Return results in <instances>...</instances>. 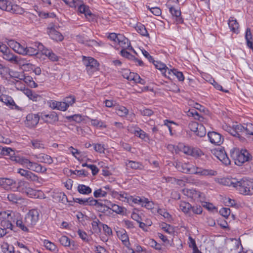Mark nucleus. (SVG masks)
Returning a JSON list of instances; mask_svg holds the SVG:
<instances>
[{
	"instance_id": "62",
	"label": "nucleus",
	"mask_w": 253,
	"mask_h": 253,
	"mask_svg": "<svg viewBox=\"0 0 253 253\" xmlns=\"http://www.w3.org/2000/svg\"><path fill=\"white\" fill-rule=\"evenodd\" d=\"M148 243L151 247L156 250H160L162 249L161 245L157 243L154 239H150Z\"/></svg>"
},
{
	"instance_id": "13",
	"label": "nucleus",
	"mask_w": 253,
	"mask_h": 253,
	"mask_svg": "<svg viewBox=\"0 0 253 253\" xmlns=\"http://www.w3.org/2000/svg\"><path fill=\"white\" fill-rule=\"evenodd\" d=\"M43 47V45L41 43H36L35 47L25 46L26 53H24V55H36L40 50L42 52Z\"/></svg>"
},
{
	"instance_id": "59",
	"label": "nucleus",
	"mask_w": 253,
	"mask_h": 253,
	"mask_svg": "<svg viewBox=\"0 0 253 253\" xmlns=\"http://www.w3.org/2000/svg\"><path fill=\"white\" fill-rule=\"evenodd\" d=\"M102 188L106 190V191L108 192V194H110L115 198L117 197V196L118 195V192L112 189V188L109 185H106L103 187Z\"/></svg>"
},
{
	"instance_id": "8",
	"label": "nucleus",
	"mask_w": 253,
	"mask_h": 253,
	"mask_svg": "<svg viewBox=\"0 0 253 253\" xmlns=\"http://www.w3.org/2000/svg\"><path fill=\"white\" fill-rule=\"evenodd\" d=\"M19 214H15L14 212H10L6 217V220H3L1 222V226L3 229H12L13 225L12 222H16V219H18Z\"/></svg>"
},
{
	"instance_id": "15",
	"label": "nucleus",
	"mask_w": 253,
	"mask_h": 253,
	"mask_svg": "<svg viewBox=\"0 0 253 253\" xmlns=\"http://www.w3.org/2000/svg\"><path fill=\"white\" fill-rule=\"evenodd\" d=\"M60 243L64 247H70L71 250H76L78 248V245L74 241L71 240L66 236H62L59 239Z\"/></svg>"
},
{
	"instance_id": "61",
	"label": "nucleus",
	"mask_w": 253,
	"mask_h": 253,
	"mask_svg": "<svg viewBox=\"0 0 253 253\" xmlns=\"http://www.w3.org/2000/svg\"><path fill=\"white\" fill-rule=\"evenodd\" d=\"M99 223L101 225L102 224L99 221L98 219L92 221L91 224L92 226V229L94 232H97L100 231L101 229L99 227Z\"/></svg>"
},
{
	"instance_id": "28",
	"label": "nucleus",
	"mask_w": 253,
	"mask_h": 253,
	"mask_svg": "<svg viewBox=\"0 0 253 253\" xmlns=\"http://www.w3.org/2000/svg\"><path fill=\"white\" fill-rule=\"evenodd\" d=\"M228 25L230 29L233 32L237 34L238 33L239 25L237 20L235 19L234 17H231L229 18L228 20Z\"/></svg>"
},
{
	"instance_id": "40",
	"label": "nucleus",
	"mask_w": 253,
	"mask_h": 253,
	"mask_svg": "<svg viewBox=\"0 0 253 253\" xmlns=\"http://www.w3.org/2000/svg\"><path fill=\"white\" fill-rule=\"evenodd\" d=\"M53 198L58 202L65 203L68 201L67 197L64 193H57L54 195Z\"/></svg>"
},
{
	"instance_id": "50",
	"label": "nucleus",
	"mask_w": 253,
	"mask_h": 253,
	"mask_svg": "<svg viewBox=\"0 0 253 253\" xmlns=\"http://www.w3.org/2000/svg\"><path fill=\"white\" fill-rule=\"evenodd\" d=\"M66 119L69 121H75L76 123H80L83 121V117L81 115L75 114L72 116L66 117Z\"/></svg>"
},
{
	"instance_id": "19",
	"label": "nucleus",
	"mask_w": 253,
	"mask_h": 253,
	"mask_svg": "<svg viewBox=\"0 0 253 253\" xmlns=\"http://www.w3.org/2000/svg\"><path fill=\"white\" fill-rule=\"evenodd\" d=\"M177 169L184 173L191 174L193 165L189 163H179L176 165Z\"/></svg>"
},
{
	"instance_id": "52",
	"label": "nucleus",
	"mask_w": 253,
	"mask_h": 253,
	"mask_svg": "<svg viewBox=\"0 0 253 253\" xmlns=\"http://www.w3.org/2000/svg\"><path fill=\"white\" fill-rule=\"evenodd\" d=\"M0 153L1 155L5 156H10L14 154L13 150L10 148L0 147Z\"/></svg>"
},
{
	"instance_id": "36",
	"label": "nucleus",
	"mask_w": 253,
	"mask_h": 253,
	"mask_svg": "<svg viewBox=\"0 0 253 253\" xmlns=\"http://www.w3.org/2000/svg\"><path fill=\"white\" fill-rule=\"evenodd\" d=\"M152 62L154 63L155 67L161 71L163 74H166L167 71L168 72L169 74H170V70L167 67L165 64L162 63L161 62L155 61L154 60H153Z\"/></svg>"
},
{
	"instance_id": "30",
	"label": "nucleus",
	"mask_w": 253,
	"mask_h": 253,
	"mask_svg": "<svg viewBox=\"0 0 253 253\" xmlns=\"http://www.w3.org/2000/svg\"><path fill=\"white\" fill-rule=\"evenodd\" d=\"M126 165L127 168L133 169H142L143 168V166L141 163L133 161L127 160L126 162Z\"/></svg>"
},
{
	"instance_id": "29",
	"label": "nucleus",
	"mask_w": 253,
	"mask_h": 253,
	"mask_svg": "<svg viewBox=\"0 0 253 253\" xmlns=\"http://www.w3.org/2000/svg\"><path fill=\"white\" fill-rule=\"evenodd\" d=\"M42 53L48 57V58L52 61H57L59 59V57L54 53H53L52 50L47 48H45L44 47L42 50Z\"/></svg>"
},
{
	"instance_id": "4",
	"label": "nucleus",
	"mask_w": 253,
	"mask_h": 253,
	"mask_svg": "<svg viewBox=\"0 0 253 253\" xmlns=\"http://www.w3.org/2000/svg\"><path fill=\"white\" fill-rule=\"evenodd\" d=\"M83 62L89 74L98 70L99 64L97 61L91 57H83Z\"/></svg>"
},
{
	"instance_id": "6",
	"label": "nucleus",
	"mask_w": 253,
	"mask_h": 253,
	"mask_svg": "<svg viewBox=\"0 0 253 253\" xmlns=\"http://www.w3.org/2000/svg\"><path fill=\"white\" fill-rule=\"evenodd\" d=\"M189 127L196 135L200 137L205 136L206 134L205 127L201 124H198L195 122H192L189 123Z\"/></svg>"
},
{
	"instance_id": "44",
	"label": "nucleus",
	"mask_w": 253,
	"mask_h": 253,
	"mask_svg": "<svg viewBox=\"0 0 253 253\" xmlns=\"http://www.w3.org/2000/svg\"><path fill=\"white\" fill-rule=\"evenodd\" d=\"M32 147L36 149H43L44 148V145L41 141L35 139L31 141Z\"/></svg>"
},
{
	"instance_id": "58",
	"label": "nucleus",
	"mask_w": 253,
	"mask_h": 253,
	"mask_svg": "<svg viewBox=\"0 0 253 253\" xmlns=\"http://www.w3.org/2000/svg\"><path fill=\"white\" fill-rule=\"evenodd\" d=\"M63 100L65 103L67 105V107L68 108L70 106L72 105L75 103L76 99L74 96H70L65 98Z\"/></svg>"
},
{
	"instance_id": "24",
	"label": "nucleus",
	"mask_w": 253,
	"mask_h": 253,
	"mask_svg": "<svg viewBox=\"0 0 253 253\" xmlns=\"http://www.w3.org/2000/svg\"><path fill=\"white\" fill-rule=\"evenodd\" d=\"M78 7V11L81 13H83L84 15L87 17V16H91L92 13L89 9V7L86 5L81 3V2L79 1L78 5L77 6Z\"/></svg>"
},
{
	"instance_id": "37",
	"label": "nucleus",
	"mask_w": 253,
	"mask_h": 253,
	"mask_svg": "<svg viewBox=\"0 0 253 253\" xmlns=\"http://www.w3.org/2000/svg\"><path fill=\"white\" fill-rule=\"evenodd\" d=\"M78 191L82 194L88 195L92 192L91 189L84 184H79L78 186Z\"/></svg>"
},
{
	"instance_id": "47",
	"label": "nucleus",
	"mask_w": 253,
	"mask_h": 253,
	"mask_svg": "<svg viewBox=\"0 0 253 253\" xmlns=\"http://www.w3.org/2000/svg\"><path fill=\"white\" fill-rule=\"evenodd\" d=\"M170 74H172L175 76L179 81H183L184 80V77L183 73L181 72L178 71L177 70L173 69L169 70Z\"/></svg>"
},
{
	"instance_id": "23",
	"label": "nucleus",
	"mask_w": 253,
	"mask_h": 253,
	"mask_svg": "<svg viewBox=\"0 0 253 253\" xmlns=\"http://www.w3.org/2000/svg\"><path fill=\"white\" fill-rule=\"evenodd\" d=\"M183 194L188 198L195 199L200 197V192L194 189H184L182 190Z\"/></svg>"
},
{
	"instance_id": "48",
	"label": "nucleus",
	"mask_w": 253,
	"mask_h": 253,
	"mask_svg": "<svg viewBox=\"0 0 253 253\" xmlns=\"http://www.w3.org/2000/svg\"><path fill=\"white\" fill-rule=\"evenodd\" d=\"M24 82L31 87H36L37 84L33 81V78L29 76H27L23 78Z\"/></svg>"
},
{
	"instance_id": "16",
	"label": "nucleus",
	"mask_w": 253,
	"mask_h": 253,
	"mask_svg": "<svg viewBox=\"0 0 253 253\" xmlns=\"http://www.w3.org/2000/svg\"><path fill=\"white\" fill-rule=\"evenodd\" d=\"M48 29V34L52 39L56 41H62L63 40V36L56 31L54 27L51 26Z\"/></svg>"
},
{
	"instance_id": "41",
	"label": "nucleus",
	"mask_w": 253,
	"mask_h": 253,
	"mask_svg": "<svg viewBox=\"0 0 253 253\" xmlns=\"http://www.w3.org/2000/svg\"><path fill=\"white\" fill-rule=\"evenodd\" d=\"M191 208L192 206L189 203L180 202L179 204V209L184 213H188Z\"/></svg>"
},
{
	"instance_id": "53",
	"label": "nucleus",
	"mask_w": 253,
	"mask_h": 253,
	"mask_svg": "<svg viewBox=\"0 0 253 253\" xmlns=\"http://www.w3.org/2000/svg\"><path fill=\"white\" fill-rule=\"evenodd\" d=\"M43 244L44 247L47 250L51 251H55L56 250L57 247L56 245L54 243L48 240H45L43 242Z\"/></svg>"
},
{
	"instance_id": "27",
	"label": "nucleus",
	"mask_w": 253,
	"mask_h": 253,
	"mask_svg": "<svg viewBox=\"0 0 253 253\" xmlns=\"http://www.w3.org/2000/svg\"><path fill=\"white\" fill-rule=\"evenodd\" d=\"M6 198L12 204H18L23 200L20 195L13 193L7 194Z\"/></svg>"
},
{
	"instance_id": "56",
	"label": "nucleus",
	"mask_w": 253,
	"mask_h": 253,
	"mask_svg": "<svg viewBox=\"0 0 253 253\" xmlns=\"http://www.w3.org/2000/svg\"><path fill=\"white\" fill-rule=\"evenodd\" d=\"M10 7L9 10H11L14 13L22 14L24 12L23 9L17 5H10Z\"/></svg>"
},
{
	"instance_id": "33",
	"label": "nucleus",
	"mask_w": 253,
	"mask_h": 253,
	"mask_svg": "<svg viewBox=\"0 0 253 253\" xmlns=\"http://www.w3.org/2000/svg\"><path fill=\"white\" fill-rule=\"evenodd\" d=\"M221 182L225 185L236 188L238 180L233 178H224L221 179Z\"/></svg>"
},
{
	"instance_id": "64",
	"label": "nucleus",
	"mask_w": 253,
	"mask_h": 253,
	"mask_svg": "<svg viewBox=\"0 0 253 253\" xmlns=\"http://www.w3.org/2000/svg\"><path fill=\"white\" fill-rule=\"evenodd\" d=\"M76 40L79 42L89 45V44L87 43L88 42V40L86 37L81 35H78L76 36Z\"/></svg>"
},
{
	"instance_id": "3",
	"label": "nucleus",
	"mask_w": 253,
	"mask_h": 253,
	"mask_svg": "<svg viewBox=\"0 0 253 253\" xmlns=\"http://www.w3.org/2000/svg\"><path fill=\"white\" fill-rule=\"evenodd\" d=\"M236 188L241 194L253 195V181L244 178L240 180H238Z\"/></svg>"
},
{
	"instance_id": "54",
	"label": "nucleus",
	"mask_w": 253,
	"mask_h": 253,
	"mask_svg": "<svg viewBox=\"0 0 253 253\" xmlns=\"http://www.w3.org/2000/svg\"><path fill=\"white\" fill-rule=\"evenodd\" d=\"M136 30L142 36H148V32L145 27L143 25H137V27H136Z\"/></svg>"
},
{
	"instance_id": "57",
	"label": "nucleus",
	"mask_w": 253,
	"mask_h": 253,
	"mask_svg": "<svg viewBox=\"0 0 253 253\" xmlns=\"http://www.w3.org/2000/svg\"><path fill=\"white\" fill-rule=\"evenodd\" d=\"M82 167H86L89 168L91 170L92 173L93 175H96L99 171L97 167L95 165H88L86 163H84L82 164Z\"/></svg>"
},
{
	"instance_id": "35",
	"label": "nucleus",
	"mask_w": 253,
	"mask_h": 253,
	"mask_svg": "<svg viewBox=\"0 0 253 253\" xmlns=\"http://www.w3.org/2000/svg\"><path fill=\"white\" fill-rule=\"evenodd\" d=\"M115 111L117 114L122 117L126 116L128 113V110L126 108L120 105H117L115 106Z\"/></svg>"
},
{
	"instance_id": "12",
	"label": "nucleus",
	"mask_w": 253,
	"mask_h": 253,
	"mask_svg": "<svg viewBox=\"0 0 253 253\" xmlns=\"http://www.w3.org/2000/svg\"><path fill=\"white\" fill-rule=\"evenodd\" d=\"M210 142L215 145H220L223 142V137L217 132L212 131L208 134Z\"/></svg>"
},
{
	"instance_id": "31",
	"label": "nucleus",
	"mask_w": 253,
	"mask_h": 253,
	"mask_svg": "<svg viewBox=\"0 0 253 253\" xmlns=\"http://www.w3.org/2000/svg\"><path fill=\"white\" fill-rule=\"evenodd\" d=\"M117 234L118 236L119 237V239L121 240L123 244L126 247L128 248L130 243L129 242L128 237L126 233V231H124L123 232H118Z\"/></svg>"
},
{
	"instance_id": "9",
	"label": "nucleus",
	"mask_w": 253,
	"mask_h": 253,
	"mask_svg": "<svg viewBox=\"0 0 253 253\" xmlns=\"http://www.w3.org/2000/svg\"><path fill=\"white\" fill-rule=\"evenodd\" d=\"M17 190L32 197L34 195L35 191L30 187L29 183L26 181L20 180L17 183Z\"/></svg>"
},
{
	"instance_id": "39",
	"label": "nucleus",
	"mask_w": 253,
	"mask_h": 253,
	"mask_svg": "<svg viewBox=\"0 0 253 253\" xmlns=\"http://www.w3.org/2000/svg\"><path fill=\"white\" fill-rule=\"evenodd\" d=\"M3 58L12 63H17L18 62V57L8 51L3 54Z\"/></svg>"
},
{
	"instance_id": "32",
	"label": "nucleus",
	"mask_w": 253,
	"mask_h": 253,
	"mask_svg": "<svg viewBox=\"0 0 253 253\" xmlns=\"http://www.w3.org/2000/svg\"><path fill=\"white\" fill-rule=\"evenodd\" d=\"M0 100L3 102L7 105H8L11 107H13L15 106V102L11 97L2 94L0 96Z\"/></svg>"
},
{
	"instance_id": "38",
	"label": "nucleus",
	"mask_w": 253,
	"mask_h": 253,
	"mask_svg": "<svg viewBox=\"0 0 253 253\" xmlns=\"http://www.w3.org/2000/svg\"><path fill=\"white\" fill-rule=\"evenodd\" d=\"M244 135L249 137L250 136H253V125L251 123L244 124Z\"/></svg>"
},
{
	"instance_id": "10",
	"label": "nucleus",
	"mask_w": 253,
	"mask_h": 253,
	"mask_svg": "<svg viewBox=\"0 0 253 253\" xmlns=\"http://www.w3.org/2000/svg\"><path fill=\"white\" fill-rule=\"evenodd\" d=\"M108 38L115 42H117L122 47H125V45L128 42V39L121 34L117 35L114 33H111L109 35Z\"/></svg>"
},
{
	"instance_id": "60",
	"label": "nucleus",
	"mask_w": 253,
	"mask_h": 253,
	"mask_svg": "<svg viewBox=\"0 0 253 253\" xmlns=\"http://www.w3.org/2000/svg\"><path fill=\"white\" fill-rule=\"evenodd\" d=\"M10 2L7 0H0V8L5 9L6 10H9Z\"/></svg>"
},
{
	"instance_id": "63",
	"label": "nucleus",
	"mask_w": 253,
	"mask_h": 253,
	"mask_svg": "<svg viewBox=\"0 0 253 253\" xmlns=\"http://www.w3.org/2000/svg\"><path fill=\"white\" fill-rule=\"evenodd\" d=\"M219 213L222 216L227 218L230 214V210L228 208H222L219 210Z\"/></svg>"
},
{
	"instance_id": "51",
	"label": "nucleus",
	"mask_w": 253,
	"mask_h": 253,
	"mask_svg": "<svg viewBox=\"0 0 253 253\" xmlns=\"http://www.w3.org/2000/svg\"><path fill=\"white\" fill-rule=\"evenodd\" d=\"M110 209L118 214H123L124 212V208L115 204H111Z\"/></svg>"
},
{
	"instance_id": "43",
	"label": "nucleus",
	"mask_w": 253,
	"mask_h": 253,
	"mask_svg": "<svg viewBox=\"0 0 253 253\" xmlns=\"http://www.w3.org/2000/svg\"><path fill=\"white\" fill-rule=\"evenodd\" d=\"M203 155V152L200 149L193 147H191L190 156L195 158H198Z\"/></svg>"
},
{
	"instance_id": "45",
	"label": "nucleus",
	"mask_w": 253,
	"mask_h": 253,
	"mask_svg": "<svg viewBox=\"0 0 253 253\" xmlns=\"http://www.w3.org/2000/svg\"><path fill=\"white\" fill-rule=\"evenodd\" d=\"M108 192L103 190V188H99L95 190L93 192V196L95 198L105 197Z\"/></svg>"
},
{
	"instance_id": "34",
	"label": "nucleus",
	"mask_w": 253,
	"mask_h": 253,
	"mask_svg": "<svg viewBox=\"0 0 253 253\" xmlns=\"http://www.w3.org/2000/svg\"><path fill=\"white\" fill-rule=\"evenodd\" d=\"M128 130L131 133H133L135 136L139 137L141 139H144L146 137L145 132L138 127L130 128L128 129Z\"/></svg>"
},
{
	"instance_id": "26",
	"label": "nucleus",
	"mask_w": 253,
	"mask_h": 253,
	"mask_svg": "<svg viewBox=\"0 0 253 253\" xmlns=\"http://www.w3.org/2000/svg\"><path fill=\"white\" fill-rule=\"evenodd\" d=\"M34 157L39 160L41 163H44L48 164H50L53 163L52 158L47 155L44 154H41L39 155H36Z\"/></svg>"
},
{
	"instance_id": "18",
	"label": "nucleus",
	"mask_w": 253,
	"mask_h": 253,
	"mask_svg": "<svg viewBox=\"0 0 253 253\" xmlns=\"http://www.w3.org/2000/svg\"><path fill=\"white\" fill-rule=\"evenodd\" d=\"M234 130L231 134L239 138V139L243 141L245 139L244 137L242 136L241 135H244V125L241 124L237 125L234 126Z\"/></svg>"
},
{
	"instance_id": "21",
	"label": "nucleus",
	"mask_w": 253,
	"mask_h": 253,
	"mask_svg": "<svg viewBox=\"0 0 253 253\" xmlns=\"http://www.w3.org/2000/svg\"><path fill=\"white\" fill-rule=\"evenodd\" d=\"M74 201L84 206H93V202H95L92 197L88 198H74Z\"/></svg>"
},
{
	"instance_id": "14",
	"label": "nucleus",
	"mask_w": 253,
	"mask_h": 253,
	"mask_svg": "<svg viewBox=\"0 0 253 253\" xmlns=\"http://www.w3.org/2000/svg\"><path fill=\"white\" fill-rule=\"evenodd\" d=\"M40 117L37 114H29L26 117L25 125L29 127L36 126L38 124Z\"/></svg>"
},
{
	"instance_id": "55",
	"label": "nucleus",
	"mask_w": 253,
	"mask_h": 253,
	"mask_svg": "<svg viewBox=\"0 0 253 253\" xmlns=\"http://www.w3.org/2000/svg\"><path fill=\"white\" fill-rule=\"evenodd\" d=\"M13 50L17 53L20 54H24L25 52V46L22 45L19 42H17V45H16L15 47L13 49Z\"/></svg>"
},
{
	"instance_id": "25",
	"label": "nucleus",
	"mask_w": 253,
	"mask_h": 253,
	"mask_svg": "<svg viewBox=\"0 0 253 253\" xmlns=\"http://www.w3.org/2000/svg\"><path fill=\"white\" fill-rule=\"evenodd\" d=\"M50 107L54 109H57L62 111H66L68 108L67 105L64 101L62 102L54 101L51 103Z\"/></svg>"
},
{
	"instance_id": "5",
	"label": "nucleus",
	"mask_w": 253,
	"mask_h": 253,
	"mask_svg": "<svg viewBox=\"0 0 253 253\" xmlns=\"http://www.w3.org/2000/svg\"><path fill=\"white\" fill-rule=\"evenodd\" d=\"M212 154L225 165L230 164V161L222 148H217L211 150Z\"/></svg>"
},
{
	"instance_id": "20",
	"label": "nucleus",
	"mask_w": 253,
	"mask_h": 253,
	"mask_svg": "<svg viewBox=\"0 0 253 253\" xmlns=\"http://www.w3.org/2000/svg\"><path fill=\"white\" fill-rule=\"evenodd\" d=\"M45 122L52 123L58 121V117L55 112H52L48 114H44L42 116Z\"/></svg>"
},
{
	"instance_id": "2",
	"label": "nucleus",
	"mask_w": 253,
	"mask_h": 253,
	"mask_svg": "<svg viewBox=\"0 0 253 253\" xmlns=\"http://www.w3.org/2000/svg\"><path fill=\"white\" fill-rule=\"evenodd\" d=\"M230 155L235 161L236 165L240 166L244 163L249 161L251 159V155L246 150H240L234 148L230 151Z\"/></svg>"
},
{
	"instance_id": "42",
	"label": "nucleus",
	"mask_w": 253,
	"mask_h": 253,
	"mask_svg": "<svg viewBox=\"0 0 253 253\" xmlns=\"http://www.w3.org/2000/svg\"><path fill=\"white\" fill-rule=\"evenodd\" d=\"M0 186H11L15 184V181L12 179L0 177Z\"/></svg>"
},
{
	"instance_id": "1",
	"label": "nucleus",
	"mask_w": 253,
	"mask_h": 253,
	"mask_svg": "<svg viewBox=\"0 0 253 253\" xmlns=\"http://www.w3.org/2000/svg\"><path fill=\"white\" fill-rule=\"evenodd\" d=\"M39 219V212L36 209L30 210L25 215L24 220L17 219L16 224L22 231H29V227H33Z\"/></svg>"
},
{
	"instance_id": "7",
	"label": "nucleus",
	"mask_w": 253,
	"mask_h": 253,
	"mask_svg": "<svg viewBox=\"0 0 253 253\" xmlns=\"http://www.w3.org/2000/svg\"><path fill=\"white\" fill-rule=\"evenodd\" d=\"M191 174H197L200 176H215L217 174V172L212 169H205L202 168L197 167L193 165L192 169Z\"/></svg>"
},
{
	"instance_id": "22",
	"label": "nucleus",
	"mask_w": 253,
	"mask_h": 253,
	"mask_svg": "<svg viewBox=\"0 0 253 253\" xmlns=\"http://www.w3.org/2000/svg\"><path fill=\"white\" fill-rule=\"evenodd\" d=\"M28 169L36 172L43 173L46 171V168L42 167L40 164L33 162H31L30 166H29Z\"/></svg>"
},
{
	"instance_id": "46",
	"label": "nucleus",
	"mask_w": 253,
	"mask_h": 253,
	"mask_svg": "<svg viewBox=\"0 0 253 253\" xmlns=\"http://www.w3.org/2000/svg\"><path fill=\"white\" fill-rule=\"evenodd\" d=\"M2 250L4 253H16L14 251L13 246L8 245L7 243L3 244L2 245Z\"/></svg>"
},
{
	"instance_id": "49",
	"label": "nucleus",
	"mask_w": 253,
	"mask_h": 253,
	"mask_svg": "<svg viewBox=\"0 0 253 253\" xmlns=\"http://www.w3.org/2000/svg\"><path fill=\"white\" fill-rule=\"evenodd\" d=\"M89 120L91 122V125L94 126L103 128L106 127V126L104 124V123L103 122H102L100 120H99L98 119H89Z\"/></svg>"
},
{
	"instance_id": "17",
	"label": "nucleus",
	"mask_w": 253,
	"mask_h": 253,
	"mask_svg": "<svg viewBox=\"0 0 253 253\" xmlns=\"http://www.w3.org/2000/svg\"><path fill=\"white\" fill-rule=\"evenodd\" d=\"M17 173L29 180L35 181L38 179V176L36 174L26 169H17Z\"/></svg>"
},
{
	"instance_id": "11",
	"label": "nucleus",
	"mask_w": 253,
	"mask_h": 253,
	"mask_svg": "<svg viewBox=\"0 0 253 253\" xmlns=\"http://www.w3.org/2000/svg\"><path fill=\"white\" fill-rule=\"evenodd\" d=\"M167 6L169 8V11L172 17L175 19L176 23L180 24L183 23V20L181 17L180 9L178 7L170 6L169 5H168Z\"/></svg>"
}]
</instances>
